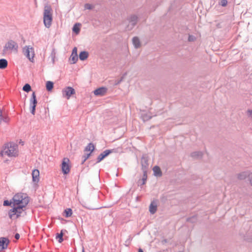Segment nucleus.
Masks as SVG:
<instances>
[{
  "instance_id": "nucleus-1",
  "label": "nucleus",
  "mask_w": 252,
  "mask_h": 252,
  "mask_svg": "<svg viewBox=\"0 0 252 252\" xmlns=\"http://www.w3.org/2000/svg\"><path fill=\"white\" fill-rule=\"evenodd\" d=\"M19 150L18 145L9 143L5 145L0 152V156L4 158L7 156L9 158H15L18 156Z\"/></svg>"
},
{
  "instance_id": "nucleus-2",
  "label": "nucleus",
  "mask_w": 252,
  "mask_h": 252,
  "mask_svg": "<svg viewBox=\"0 0 252 252\" xmlns=\"http://www.w3.org/2000/svg\"><path fill=\"white\" fill-rule=\"evenodd\" d=\"M12 204L14 206L25 207L29 202V198L27 194L19 192L16 193L12 198Z\"/></svg>"
},
{
  "instance_id": "nucleus-3",
  "label": "nucleus",
  "mask_w": 252,
  "mask_h": 252,
  "mask_svg": "<svg viewBox=\"0 0 252 252\" xmlns=\"http://www.w3.org/2000/svg\"><path fill=\"white\" fill-rule=\"evenodd\" d=\"M43 21L46 28L50 27L52 21V13L51 7L49 5H46L44 7Z\"/></svg>"
},
{
  "instance_id": "nucleus-4",
  "label": "nucleus",
  "mask_w": 252,
  "mask_h": 252,
  "mask_svg": "<svg viewBox=\"0 0 252 252\" xmlns=\"http://www.w3.org/2000/svg\"><path fill=\"white\" fill-rule=\"evenodd\" d=\"M18 49V44L15 41L10 40L5 44L3 48V52L5 53L17 52Z\"/></svg>"
},
{
  "instance_id": "nucleus-5",
  "label": "nucleus",
  "mask_w": 252,
  "mask_h": 252,
  "mask_svg": "<svg viewBox=\"0 0 252 252\" xmlns=\"http://www.w3.org/2000/svg\"><path fill=\"white\" fill-rule=\"evenodd\" d=\"M23 211V208L21 207L14 206L13 208L9 211L8 216L11 219H17L21 216Z\"/></svg>"
},
{
  "instance_id": "nucleus-6",
  "label": "nucleus",
  "mask_w": 252,
  "mask_h": 252,
  "mask_svg": "<svg viewBox=\"0 0 252 252\" xmlns=\"http://www.w3.org/2000/svg\"><path fill=\"white\" fill-rule=\"evenodd\" d=\"M23 52L29 60L31 62H33L35 55L33 48L30 46H26L23 48Z\"/></svg>"
},
{
  "instance_id": "nucleus-7",
  "label": "nucleus",
  "mask_w": 252,
  "mask_h": 252,
  "mask_svg": "<svg viewBox=\"0 0 252 252\" xmlns=\"http://www.w3.org/2000/svg\"><path fill=\"white\" fill-rule=\"evenodd\" d=\"M70 160L68 158H64L61 165L62 171L64 174H67L70 170Z\"/></svg>"
},
{
  "instance_id": "nucleus-8",
  "label": "nucleus",
  "mask_w": 252,
  "mask_h": 252,
  "mask_svg": "<svg viewBox=\"0 0 252 252\" xmlns=\"http://www.w3.org/2000/svg\"><path fill=\"white\" fill-rule=\"evenodd\" d=\"M62 93L64 97L69 99L71 95L75 94V91L73 88L67 87L63 90Z\"/></svg>"
},
{
  "instance_id": "nucleus-9",
  "label": "nucleus",
  "mask_w": 252,
  "mask_h": 252,
  "mask_svg": "<svg viewBox=\"0 0 252 252\" xmlns=\"http://www.w3.org/2000/svg\"><path fill=\"white\" fill-rule=\"evenodd\" d=\"M37 103L36 99V95L34 92H33L32 94V97L30 99V106L31 109V113L32 115L35 114V107L36 104Z\"/></svg>"
},
{
  "instance_id": "nucleus-10",
  "label": "nucleus",
  "mask_w": 252,
  "mask_h": 252,
  "mask_svg": "<svg viewBox=\"0 0 252 252\" xmlns=\"http://www.w3.org/2000/svg\"><path fill=\"white\" fill-rule=\"evenodd\" d=\"M9 240L5 237L0 238V251L7 248L9 244Z\"/></svg>"
},
{
  "instance_id": "nucleus-11",
  "label": "nucleus",
  "mask_w": 252,
  "mask_h": 252,
  "mask_svg": "<svg viewBox=\"0 0 252 252\" xmlns=\"http://www.w3.org/2000/svg\"><path fill=\"white\" fill-rule=\"evenodd\" d=\"M71 63H75L78 61L77 49L74 47L69 59Z\"/></svg>"
},
{
  "instance_id": "nucleus-12",
  "label": "nucleus",
  "mask_w": 252,
  "mask_h": 252,
  "mask_svg": "<svg viewBox=\"0 0 252 252\" xmlns=\"http://www.w3.org/2000/svg\"><path fill=\"white\" fill-rule=\"evenodd\" d=\"M107 92V89L105 87H101L95 90L94 91V94L95 95L103 96L106 94Z\"/></svg>"
},
{
  "instance_id": "nucleus-13",
  "label": "nucleus",
  "mask_w": 252,
  "mask_h": 252,
  "mask_svg": "<svg viewBox=\"0 0 252 252\" xmlns=\"http://www.w3.org/2000/svg\"><path fill=\"white\" fill-rule=\"evenodd\" d=\"M110 153H111V151L109 150H107L104 151L103 153L100 154L97 158V162L98 163L100 162L102 159H103L106 157L108 156Z\"/></svg>"
},
{
  "instance_id": "nucleus-14",
  "label": "nucleus",
  "mask_w": 252,
  "mask_h": 252,
  "mask_svg": "<svg viewBox=\"0 0 252 252\" xmlns=\"http://www.w3.org/2000/svg\"><path fill=\"white\" fill-rule=\"evenodd\" d=\"M32 181L38 183L39 181V171L38 169H34L32 172Z\"/></svg>"
},
{
  "instance_id": "nucleus-15",
  "label": "nucleus",
  "mask_w": 252,
  "mask_h": 252,
  "mask_svg": "<svg viewBox=\"0 0 252 252\" xmlns=\"http://www.w3.org/2000/svg\"><path fill=\"white\" fill-rule=\"evenodd\" d=\"M157 210V203L156 201H153L151 202L150 206H149V211L150 212L154 214L156 213Z\"/></svg>"
},
{
  "instance_id": "nucleus-16",
  "label": "nucleus",
  "mask_w": 252,
  "mask_h": 252,
  "mask_svg": "<svg viewBox=\"0 0 252 252\" xmlns=\"http://www.w3.org/2000/svg\"><path fill=\"white\" fill-rule=\"evenodd\" d=\"M154 175L156 176H161L162 175L161 170L158 166H156L153 168Z\"/></svg>"
},
{
  "instance_id": "nucleus-17",
  "label": "nucleus",
  "mask_w": 252,
  "mask_h": 252,
  "mask_svg": "<svg viewBox=\"0 0 252 252\" xmlns=\"http://www.w3.org/2000/svg\"><path fill=\"white\" fill-rule=\"evenodd\" d=\"M251 174L249 172H242L238 175V178L240 180H244L247 177H249V174Z\"/></svg>"
},
{
  "instance_id": "nucleus-18",
  "label": "nucleus",
  "mask_w": 252,
  "mask_h": 252,
  "mask_svg": "<svg viewBox=\"0 0 252 252\" xmlns=\"http://www.w3.org/2000/svg\"><path fill=\"white\" fill-rule=\"evenodd\" d=\"M7 61L5 59L0 60V68L4 69L7 66Z\"/></svg>"
},
{
  "instance_id": "nucleus-19",
  "label": "nucleus",
  "mask_w": 252,
  "mask_h": 252,
  "mask_svg": "<svg viewBox=\"0 0 252 252\" xmlns=\"http://www.w3.org/2000/svg\"><path fill=\"white\" fill-rule=\"evenodd\" d=\"M88 57V53L87 52H81L79 54V58L81 60L84 61Z\"/></svg>"
},
{
  "instance_id": "nucleus-20",
  "label": "nucleus",
  "mask_w": 252,
  "mask_h": 252,
  "mask_svg": "<svg viewBox=\"0 0 252 252\" xmlns=\"http://www.w3.org/2000/svg\"><path fill=\"white\" fill-rule=\"evenodd\" d=\"M132 42L135 48H138L140 46L139 39L137 37H133Z\"/></svg>"
},
{
  "instance_id": "nucleus-21",
  "label": "nucleus",
  "mask_w": 252,
  "mask_h": 252,
  "mask_svg": "<svg viewBox=\"0 0 252 252\" xmlns=\"http://www.w3.org/2000/svg\"><path fill=\"white\" fill-rule=\"evenodd\" d=\"M94 146L93 144L90 143L85 148V151H89L90 153H92V152L94 150Z\"/></svg>"
},
{
  "instance_id": "nucleus-22",
  "label": "nucleus",
  "mask_w": 252,
  "mask_h": 252,
  "mask_svg": "<svg viewBox=\"0 0 252 252\" xmlns=\"http://www.w3.org/2000/svg\"><path fill=\"white\" fill-rule=\"evenodd\" d=\"M63 230H61L60 233H57L56 234V238L58 240V242L60 243L63 241Z\"/></svg>"
},
{
  "instance_id": "nucleus-23",
  "label": "nucleus",
  "mask_w": 252,
  "mask_h": 252,
  "mask_svg": "<svg viewBox=\"0 0 252 252\" xmlns=\"http://www.w3.org/2000/svg\"><path fill=\"white\" fill-rule=\"evenodd\" d=\"M81 25L79 23L75 24L73 27V31L76 34L79 33L80 30Z\"/></svg>"
},
{
  "instance_id": "nucleus-24",
  "label": "nucleus",
  "mask_w": 252,
  "mask_h": 252,
  "mask_svg": "<svg viewBox=\"0 0 252 252\" xmlns=\"http://www.w3.org/2000/svg\"><path fill=\"white\" fill-rule=\"evenodd\" d=\"M53 86H54V84L52 82L47 81L46 82V89L47 91H51L53 89Z\"/></svg>"
},
{
  "instance_id": "nucleus-25",
  "label": "nucleus",
  "mask_w": 252,
  "mask_h": 252,
  "mask_svg": "<svg viewBox=\"0 0 252 252\" xmlns=\"http://www.w3.org/2000/svg\"><path fill=\"white\" fill-rule=\"evenodd\" d=\"M64 216L66 218L71 217L72 214V210L70 208L65 209L64 211Z\"/></svg>"
},
{
  "instance_id": "nucleus-26",
  "label": "nucleus",
  "mask_w": 252,
  "mask_h": 252,
  "mask_svg": "<svg viewBox=\"0 0 252 252\" xmlns=\"http://www.w3.org/2000/svg\"><path fill=\"white\" fill-rule=\"evenodd\" d=\"M137 21V17L135 15H133L130 17L129 19V22L131 23L132 25H134L136 24Z\"/></svg>"
},
{
  "instance_id": "nucleus-27",
  "label": "nucleus",
  "mask_w": 252,
  "mask_h": 252,
  "mask_svg": "<svg viewBox=\"0 0 252 252\" xmlns=\"http://www.w3.org/2000/svg\"><path fill=\"white\" fill-rule=\"evenodd\" d=\"M23 91L26 92H30L31 90V86L28 84H26L23 88Z\"/></svg>"
},
{
  "instance_id": "nucleus-28",
  "label": "nucleus",
  "mask_w": 252,
  "mask_h": 252,
  "mask_svg": "<svg viewBox=\"0 0 252 252\" xmlns=\"http://www.w3.org/2000/svg\"><path fill=\"white\" fill-rule=\"evenodd\" d=\"M12 204V201H9L8 200H5L3 202V205L4 206H10L11 204Z\"/></svg>"
},
{
  "instance_id": "nucleus-29",
  "label": "nucleus",
  "mask_w": 252,
  "mask_h": 252,
  "mask_svg": "<svg viewBox=\"0 0 252 252\" xmlns=\"http://www.w3.org/2000/svg\"><path fill=\"white\" fill-rule=\"evenodd\" d=\"M195 40V37L191 35H189V41H193Z\"/></svg>"
},
{
  "instance_id": "nucleus-30",
  "label": "nucleus",
  "mask_w": 252,
  "mask_h": 252,
  "mask_svg": "<svg viewBox=\"0 0 252 252\" xmlns=\"http://www.w3.org/2000/svg\"><path fill=\"white\" fill-rule=\"evenodd\" d=\"M227 1L226 0H222L221 1V5L223 6H225L227 5Z\"/></svg>"
},
{
  "instance_id": "nucleus-31",
  "label": "nucleus",
  "mask_w": 252,
  "mask_h": 252,
  "mask_svg": "<svg viewBox=\"0 0 252 252\" xmlns=\"http://www.w3.org/2000/svg\"><path fill=\"white\" fill-rule=\"evenodd\" d=\"M91 155V153L87 154V155L84 156V161L83 162H85L90 157Z\"/></svg>"
},
{
  "instance_id": "nucleus-32",
  "label": "nucleus",
  "mask_w": 252,
  "mask_h": 252,
  "mask_svg": "<svg viewBox=\"0 0 252 252\" xmlns=\"http://www.w3.org/2000/svg\"><path fill=\"white\" fill-rule=\"evenodd\" d=\"M249 177L250 178V183L252 186V173L251 174H249Z\"/></svg>"
},
{
  "instance_id": "nucleus-33",
  "label": "nucleus",
  "mask_w": 252,
  "mask_h": 252,
  "mask_svg": "<svg viewBox=\"0 0 252 252\" xmlns=\"http://www.w3.org/2000/svg\"><path fill=\"white\" fill-rule=\"evenodd\" d=\"M248 114L249 116H250L252 118V110H248Z\"/></svg>"
},
{
  "instance_id": "nucleus-34",
  "label": "nucleus",
  "mask_w": 252,
  "mask_h": 252,
  "mask_svg": "<svg viewBox=\"0 0 252 252\" xmlns=\"http://www.w3.org/2000/svg\"><path fill=\"white\" fill-rule=\"evenodd\" d=\"M85 8L87 9H91V5L89 4H87L85 5Z\"/></svg>"
},
{
  "instance_id": "nucleus-35",
  "label": "nucleus",
  "mask_w": 252,
  "mask_h": 252,
  "mask_svg": "<svg viewBox=\"0 0 252 252\" xmlns=\"http://www.w3.org/2000/svg\"><path fill=\"white\" fill-rule=\"evenodd\" d=\"M15 238L16 239H19V238H20V235L19 234L17 233L16 234L15 236Z\"/></svg>"
},
{
  "instance_id": "nucleus-36",
  "label": "nucleus",
  "mask_w": 252,
  "mask_h": 252,
  "mask_svg": "<svg viewBox=\"0 0 252 252\" xmlns=\"http://www.w3.org/2000/svg\"><path fill=\"white\" fill-rule=\"evenodd\" d=\"M138 252H143V251L141 249H139Z\"/></svg>"
},
{
  "instance_id": "nucleus-37",
  "label": "nucleus",
  "mask_w": 252,
  "mask_h": 252,
  "mask_svg": "<svg viewBox=\"0 0 252 252\" xmlns=\"http://www.w3.org/2000/svg\"><path fill=\"white\" fill-rule=\"evenodd\" d=\"M82 252H85V250H84V248H83V249H82Z\"/></svg>"
}]
</instances>
